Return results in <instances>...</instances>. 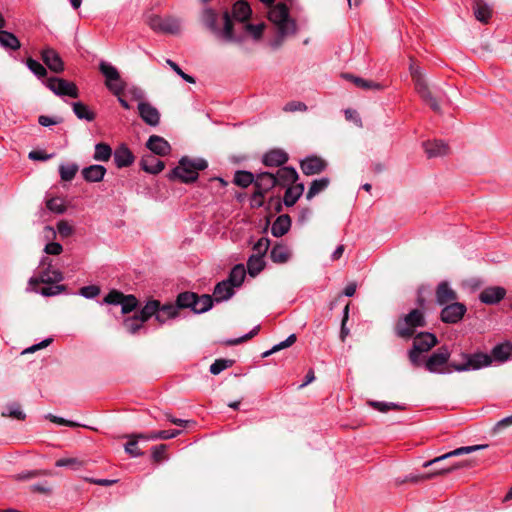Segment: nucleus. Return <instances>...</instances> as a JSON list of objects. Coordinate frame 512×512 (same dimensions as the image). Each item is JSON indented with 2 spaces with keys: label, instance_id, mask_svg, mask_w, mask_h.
<instances>
[{
  "label": "nucleus",
  "instance_id": "nucleus-1",
  "mask_svg": "<svg viewBox=\"0 0 512 512\" xmlns=\"http://www.w3.org/2000/svg\"><path fill=\"white\" fill-rule=\"evenodd\" d=\"M262 3L270 7L268 11V19L274 24L277 30L276 37L270 42L273 49H278L288 36L295 35L297 32V24L289 15V8L284 3L273 4L274 0H260Z\"/></svg>",
  "mask_w": 512,
  "mask_h": 512
},
{
  "label": "nucleus",
  "instance_id": "nucleus-2",
  "mask_svg": "<svg viewBox=\"0 0 512 512\" xmlns=\"http://www.w3.org/2000/svg\"><path fill=\"white\" fill-rule=\"evenodd\" d=\"M201 23L211 31L215 37L224 43L242 44L245 41L243 34H237L236 28L228 11L223 13V27L217 25L218 14L212 8H204L200 15Z\"/></svg>",
  "mask_w": 512,
  "mask_h": 512
},
{
  "label": "nucleus",
  "instance_id": "nucleus-3",
  "mask_svg": "<svg viewBox=\"0 0 512 512\" xmlns=\"http://www.w3.org/2000/svg\"><path fill=\"white\" fill-rule=\"evenodd\" d=\"M512 354V343L504 341L493 347L491 354L475 352L472 356H465V364L457 365V370H480L492 365L493 362L504 363Z\"/></svg>",
  "mask_w": 512,
  "mask_h": 512
},
{
  "label": "nucleus",
  "instance_id": "nucleus-4",
  "mask_svg": "<svg viewBox=\"0 0 512 512\" xmlns=\"http://www.w3.org/2000/svg\"><path fill=\"white\" fill-rule=\"evenodd\" d=\"M426 326L424 312L420 309H413L409 313L400 316L394 326V332L401 339H410L418 328Z\"/></svg>",
  "mask_w": 512,
  "mask_h": 512
},
{
  "label": "nucleus",
  "instance_id": "nucleus-5",
  "mask_svg": "<svg viewBox=\"0 0 512 512\" xmlns=\"http://www.w3.org/2000/svg\"><path fill=\"white\" fill-rule=\"evenodd\" d=\"M207 166V161L204 159H190L188 157H182L179 161V165L169 174V178H178L184 183L194 182L198 178V171L206 169Z\"/></svg>",
  "mask_w": 512,
  "mask_h": 512
},
{
  "label": "nucleus",
  "instance_id": "nucleus-6",
  "mask_svg": "<svg viewBox=\"0 0 512 512\" xmlns=\"http://www.w3.org/2000/svg\"><path fill=\"white\" fill-rule=\"evenodd\" d=\"M99 70L105 77L106 87L118 97V101L124 109H130L129 103L123 99L120 95L125 90L126 84L121 79L120 73L116 67L106 61L99 63Z\"/></svg>",
  "mask_w": 512,
  "mask_h": 512
},
{
  "label": "nucleus",
  "instance_id": "nucleus-7",
  "mask_svg": "<svg viewBox=\"0 0 512 512\" xmlns=\"http://www.w3.org/2000/svg\"><path fill=\"white\" fill-rule=\"evenodd\" d=\"M409 71L415 84V90L421 99L430 106V108L439 113L441 111L439 100L430 91L421 69L414 61L410 63Z\"/></svg>",
  "mask_w": 512,
  "mask_h": 512
},
{
  "label": "nucleus",
  "instance_id": "nucleus-8",
  "mask_svg": "<svg viewBox=\"0 0 512 512\" xmlns=\"http://www.w3.org/2000/svg\"><path fill=\"white\" fill-rule=\"evenodd\" d=\"M451 353L446 346L440 347L437 351L432 353L425 362V368L430 373L446 374L450 373L449 359Z\"/></svg>",
  "mask_w": 512,
  "mask_h": 512
},
{
  "label": "nucleus",
  "instance_id": "nucleus-9",
  "mask_svg": "<svg viewBox=\"0 0 512 512\" xmlns=\"http://www.w3.org/2000/svg\"><path fill=\"white\" fill-rule=\"evenodd\" d=\"M148 24L156 32L175 35L181 31V20L173 16L160 17L154 15L149 18Z\"/></svg>",
  "mask_w": 512,
  "mask_h": 512
},
{
  "label": "nucleus",
  "instance_id": "nucleus-10",
  "mask_svg": "<svg viewBox=\"0 0 512 512\" xmlns=\"http://www.w3.org/2000/svg\"><path fill=\"white\" fill-rule=\"evenodd\" d=\"M45 86L57 96H69L77 98L79 91L77 86L68 80L58 77H50L44 81Z\"/></svg>",
  "mask_w": 512,
  "mask_h": 512
},
{
  "label": "nucleus",
  "instance_id": "nucleus-11",
  "mask_svg": "<svg viewBox=\"0 0 512 512\" xmlns=\"http://www.w3.org/2000/svg\"><path fill=\"white\" fill-rule=\"evenodd\" d=\"M466 311V306L456 301L444 305L440 314V318L444 323L455 324L462 320Z\"/></svg>",
  "mask_w": 512,
  "mask_h": 512
},
{
  "label": "nucleus",
  "instance_id": "nucleus-12",
  "mask_svg": "<svg viewBox=\"0 0 512 512\" xmlns=\"http://www.w3.org/2000/svg\"><path fill=\"white\" fill-rule=\"evenodd\" d=\"M41 58L45 65L54 73L64 71V62L59 53L53 48L47 47L41 51Z\"/></svg>",
  "mask_w": 512,
  "mask_h": 512
},
{
  "label": "nucleus",
  "instance_id": "nucleus-13",
  "mask_svg": "<svg viewBox=\"0 0 512 512\" xmlns=\"http://www.w3.org/2000/svg\"><path fill=\"white\" fill-rule=\"evenodd\" d=\"M474 464H475V462L472 460H464V461L456 462L447 467L439 466V468H436L435 470H433L430 473H427L426 475H423L421 477H412L410 480L417 482L420 479H431V478L439 476V475L448 474V473L453 472L458 469L472 467Z\"/></svg>",
  "mask_w": 512,
  "mask_h": 512
},
{
  "label": "nucleus",
  "instance_id": "nucleus-14",
  "mask_svg": "<svg viewBox=\"0 0 512 512\" xmlns=\"http://www.w3.org/2000/svg\"><path fill=\"white\" fill-rule=\"evenodd\" d=\"M138 112L141 119L150 126H157L160 123V113L148 102L141 101L138 104Z\"/></svg>",
  "mask_w": 512,
  "mask_h": 512
},
{
  "label": "nucleus",
  "instance_id": "nucleus-15",
  "mask_svg": "<svg viewBox=\"0 0 512 512\" xmlns=\"http://www.w3.org/2000/svg\"><path fill=\"white\" fill-rule=\"evenodd\" d=\"M327 163L320 157L309 156L301 161L300 167L305 175L319 174L325 170Z\"/></svg>",
  "mask_w": 512,
  "mask_h": 512
},
{
  "label": "nucleus",
  "instance_id": "nucleus-16",
  "mask_svg": "<svg viewBox=\"0 0 512 512\" xmlns=\"http://www.w3.org/2000/svg\"><path fill=\"white\" fill-rule=\"evenodd\" d=\"M506 290L500 286H492L485 288L479 294V300L487 305H494L504 299Z\"/></svg>",
  "mask_w": 512,
  "mask_h": 512
},
{
  "label": "nucleus",
  "instance_id": "nucleus-17",
  "mask_svg": "<svg viewBox=\"0 0 512 512\" xmlns=\"http://www.w3.org/2000/svg\"><path fill=\"white\" fill-rule=\"evenodd\" d=\"M486 445H473V446H464V447H460V448H457L453 451H450L448 453H445L439 457H436L430 461H426L424 464H423V467H429L431 465H435L445 459H448L450 457H454V456H461V455H464V454H469V453H472L474 451H478V450H481L483 448H485Z\"/></svg>",
  "mask_w": 512,
  "mask_h": 512
},
{
  "label": "nucleus",
  "instance_id": "nucleus-18",
  "mask_svg": "<svg viewBox=\"0 0 512 512\" xmlns=\"http://www.w3.org/2000/svg\"><path fill=\"white\" fill-rule=\"evenodd\" d=\"M437 342L438 340L434 334L421 332L415 336L412 348L424 353L433 348Z\"/></svg>",
  "mask_w": 512,
  "mask_h": 512
},
{
  "label": "nucleus",
  "instance_id": "nucleus-19",
  "mask_svg": "<svg viewBox=\"0 0 512 512\" xmlns=\"http://www.w3.org/2000/svg\"><path fill=\"white\" fill-rule=\"evenodd\" d=\"M146 147L156 155L165 156L169 154L171 146L163 137L152 135L149 137Z\"/></svg>",
  "mask_w": 512,
  "mask_h": 512
},
{
  "label": "nucleus",
  "instance_id": "nucleus-20",
  "mask_svg": "<svg viewBox=\"0 0 512 512\" xmlns=\"http://www.w3.org/2000/svg\"><path fill=\"white\" fill-rule=\"evenodd\" d=\"M276 179V185L282 187H289L294 185L296 180L298 179V173L292 167H282L277 170V173L274 174Z\"/></svg>",
  "mask_w": 512,
  "mask_h": 512
},
{
  "label": "nucleus",
  "instance_id": "nucleus-21",
  "mask_svg": "<svg viewBox=\"0 0 512 512\" xmlns=\"http://www.w3.org/2000/svg\"><path fill=\"white\" fill-rule=\"evenodd\" d=\"M428 158L442 157L449 153V146L441 140L426 141L423 143Z\"/></svg>",
  "mask_w": 512,
  "mask_h": 512
},
{
  "label": "nucleus",
  "instance_id": "nucleus-22",
  "mask_svg": "<svg viewBox=\"0 0 512 512\" xmlns=\"http://www.w3.org/2000/svg\"><path fill=\"white\" fill-rule=\"evenodd\" d=\"M457 293L447 282H441L436 289V301L439 305H446L456 302Z\"/></svg>",
  "mask_w": 512,
  "mask_h": 512
},
{
  "label": "nucleus",
  "instance_id": "nucleus-23",
  "mask_svg": "<svg viewBox=\"0 0 512 512\" xmlns=\"http://www.w3.org/2000/svg\"><path fill=\"white\" fill-rule=\"evenodd\" d=\"M276 186L275 175L270 172H261L256 175L254 187L256 190L267 193Z\"/></svg>",
  "mask_w": 512,
  "mask_h": 512
},
{
  "label": "nucleus",
  "instance_id": "nucleus-24",
  "mask_svg": "<svg viewBox=\"0 0 512 512\" xmlns=\"http://www.w3.org/2000/svg\"><path fill=\"white\" fill-rule=\"evenodd\" d=\"M288 161V154L280 149H274L264 154L263 163L267 167H279Z\"/></svg>",
  "mask_w": 512,
  "mask_h": 512
},
{
  "label": "nucleus",
  "instance_id": "nucleus-25",
  "mask_svg": "<svg viewBox=\"0 0 512 512\" xmlns=\"http://www.w3.org/2000/svg\"><path fill=\"white\" fill-rule=\"evenodd\" d=\"M106 168L99 164L90 165L82 169V176L85 181L95 183L103 180Z\"/></svg>",
  "mask_w": 512,
  "mask_h": 512
},
{
  "label": "nucleus",
  "instance_id": "nucleus-26",
  "mask_svg": "<svg viewBox=\"0 0 512 512\" xmlns=\"http://www.w3.org/2000/svg\"><path fill=\"white\" fill-rule=\"evenodd\" d=\"M113 156H114L115 165L118 168L128 167L134 161V156H133L132 152L125 145H121L120 147H118L115 150Z\"/></svg>",
  "mask_w": 512,
  "mask_h": 512
},
{
  "label": "nucleus",
  "instance_id": "nucleus-27",
  "mask_svg": "<svg viewBox=\"0 0 512 512\" xmlns=\"http://www.w3.org/2000/svg\"><path fill=\"white\" fill-rule=\"evenodd\" d=\"M252 10L249 4L246 1H238L233 5L232 8V21H238L240 23L245 24L246 21L250 18Z\"/></svg>",
  "mask_w": 512,
  "mask_h": 512
},
{
  "label": "nucleus",
  "instance_id": "nucleus-28",
  "mask_svg": "<svg viewBox=\"0 0 512 512\" xmlns=\"http://www.w3.org/2000/svg\"><path fill=\"white\" fill-rule=\"evenodd\" d=\"M234 294V286L226 279L219 282L213 291V297L217 302L225 301Z\"/></svg>",
  "mask_w": 512,
  "mask_h": 512
},
{
  "label": "nucleus",
  "instance_id": "nucleus-29",
  "mask_svg": "<svg viewBox=\"0 0 512 512\" xmlns=\"http://www.w3.org/2000/svg\"><path fill=\"white\" fill-rule=\"evenodd\" d=\"M140 165L144 171L151 174H158L165 167L164 162L153 155L143 157L141 159Z\"/></svg>",
  "mask_w": 512,
  "mask_h": 512
},
{
  "label": "nucleus",
  "instance_id": "nucleus-30",
  "mask_svg": "<svg viewBox=\"0 0 512 512\" xmlns=\"http://www.w3.org/2000/svg\"><path fill=\"white\" fill-rule=\"evenodd\" d=\"M291 227V219L289 215H280L272 224L271 233L275 237H281L285 235Z\"/></svg>",
  "mask_w": 512,
  "mask_h": 512
},
{
  "label": "nucleus",
  "instance_id": "nucleus-31",
  "mask_svg": "<svg viewBox=\"0 0 512 512\" xmlns=\"http://www.w3.org/2000/svg\"><path fill=\"white\" fill-rule=\"evenodd\" d=\"M304 192V185L302 183H297L287 187L284 194V204L288 207L293 206L300 196Z\"/></svg>",
  "mask_w": 512,
  "mask_h": 512
},
{
  "label": "nucleus",
  "instance_id": "nucleus-32",
  "mask_svg": "<svg viewBox=\"0 0 512 512\" xmlns=\"http://www.w3.org/2000/svg\"><path fill=\"white\" fill-rule=\"evenodd\" d=\"M476 19L484 24L488 23L492 16L491 7L483 0H477L473 7Z\"/></svg>",
  "mask_w": 512,
  "mask_h": 512
},
{
  "label": "nucleus",
  "instance_id": "nucleus-33",
  "mask_svg": "<svg viewBox=\"0 0 512 512\" xmlns=\"http://www.w3.org/2000/svg\"><path fill=\"white\" fill-rule=\"evenodd\" d=\"M344 77L350 81H352L357 87L363 89V90H383L385 88V85L371 81L366 80L360 77H356L350 74H345Z\"/></svg>",
  "mask_w": 512,
  "mask_h": 512
},
{
  "label": "nucleus",
  "instance_id": "nucleus-34",
  "mask_svg": "<svg viewBox=\"0 0 512 512\" xmlns=\"http://www.w3.org/2000/svg\"><path fill=\"white\" fill-rule=\"evenodd\" d=\"M178 315V309L176 305L164 304L161 305L159 302V308L157 310V322L164 324L167 320L175 318Z\"/></svg>",
  "mask_w": 512,
  "mask_h": 512
},
{
  "label": "nucleus",
  "instance_id": "nucleus-35",
  "mask_svg": "<svg viewBox=\"0 0 512 512\" xmlns=\"http://www.w3.org/2000/svg\"><path fill=\"white\" fill-rule=\"evenodd\" d=\"M266 25L265 23H259V24H251V23H245L242 25L241 30L242 32L237 34H243L245 37V33L249 34L255 41H258L262 38L264 29Z\"/></svg>",
  "mask_w": 512,
  "mask_h": 512
},
{
  "label": "nucleus",
  "instance_id": "nucleus-36",
  "mask_svg": "<svg viewBox=\"0 0 512 512\" xmlns=\"http://www.w3.org/2000/svg\"><path fill=\"white\" fill-rule=\"evenodd\" d=\"M329 183L330 180L327 177L313 180L306 194V198L311 200L320 192L324 191L329 186Z\"/></svg>",
  "mask_w": 512,
  "mask_h": 512
},
{
  "label": "nucleus",
  "instance_id": "nucleus-37",
  "mask_svg": "<svg viewBox=\"0 0 512 512\" xmlns=\"http://www.w3.org/2000/svg\"><path fill=\"white\" fill-rule=\"evenodd\" d=\"M0 45L12 50H18L21 47L18 38L13 33L5 30H0Z\"/></svg>",
  "mask_w": 512,
  "mask_h": 512
},
{
  "label": "nucleus",
  "instance_id": "nucleus-38",
  "mask_svg": "<svg viewBox=\"0 0 512 512\" xmlns=\"http://www.w3.org/2000/svg\"><path fill=\"white\" fill-rule=\"evenodd\" d=\"M72 108L74 114L77 118L86 121H93L95 119V113L92 112L88 106L82 102H74L72 103Z\"/></svg>",
  "mask_w": 512,
  "mask_h": 512
},
{
  "label": "nucleus",
  "instance_id": "nucleus-39",
  "mask_svg": "<svg viewBox=\"0 0 512 512\" xmlns=\"http://www.w3.org/2000/svg\"><path fill=\"white\" fill-rule=\"evenodd\" d=\"M270 257L275 263H285L290 258V250L285 245H276L272 248Z\"/></svg>",
  "mask_w": 512,
  "mask_h": 512
},
{
  "label": "nucleus",
  "instance_id": "nucleus-40",
  "mask_svg": "<svg viewBox=\"0 0 512 512\" xmlns=\"http://www.w3.org/2000/svg\"><path fill=\"white\" fill-rule=\"evenodd\" d=\"M245 276H246V270L244 268V265L242 264H238V265H235L230 274H229V277L227 278V280L234 286V287H239L241 286V284L243 283L244 279H245Z\"/></svg>",
  "mask_w": 512,
  "mask_h": 512
},
{
  "label": "nucleus",
  "instance_id": "nucleus-41",
  "mask_svg": "<svg viewBox=\"0 0 512 512\" xmlns=\"http://www.w3.org/2000/svg\"><path fill=\"white\" fill-rule=\"evenodd\" d=\"M158 308H159V301L158 300H150L140 310L138 315L142 319V321H144V322H146L152 316H154L155 319H157V310H158Z\"/></svg>",
  "mask_w": 512,
  "mask_h": 512
},
{
  "label": "nucleus",
  "instance_id": "nucleus-42",
  "mask_svg": "<svg viewBox=\"0 0 512 512\" xmlns=\"http://www.w3.org/2000/svg\"><path fill=\"white\" fill-rule=\"evenodd\" d=\"M40 275H45V278L49 279L47 284L59 283L64 279L63 273L59 269L53 267L52 261H49L48 267H45L40 272Z\"/></svg>",
  "mask_w": 512,
  "mask_h": 512
},
{
  "label": "nucleus",
  "instance_id": "nucleus-43",
  "mask_svg": "<svg viewBox=\"0 0 512 512\" xmlns=\"http://www.w3.org/2000/svg\"><path fill=\"white\" fill-rule=\"evenodd\" d=\"M213 305V299L210 295L204 294L196 297L195 304L192 310L195 313H204L208 311Z\"/></svg>",
  "mask_w": 512,
  "mask_h": 512
},
{
  "label": "nucleus",
  "instance_id": "nucleus-44",
  "mask_svg": "<svg viewBox=\"0 0 512 512\" xmlns=\"http://www.w3.org/2000/svg\"><path fill=\"white\" fill-rule=\"evenodd\" d=\"M112 156V149L106 143H98L95 145L93 159L96 161L106 162Z\"/></svg>",
  "mask_w": 512,
  "mask_h": 512
},
{
  "label": "nucleus",
  "instance_id": "nucleus-45",
  "mask_svg": "<svg viewBox=\"0 0 512 512\" xmlns=\"http://www.w3.org/2000/svg\"><path fill=\"white\" fill-rule=\"evenodd\" d=\"M197 294L193 292H183L180 293L176 300V307L179 308H190L192 309L195 300H196Z\"/></svg>",
  "mask_w": 512,
  "mask_h": 512
},
{
  "label": "nucleus",
  "instance_id": "nucleus-46",
  "mask_svg": "<svg viewBox=\"0 0 512 512\" xmlns=\"http://www.w3.org/2000/svg\"><path fill=\"white\" fill-rule=\"evenodd\" d=\"M248 273L251 276L258 275L264 268V261L260 255H251L247 262Z\"/></svg>",
  "mask_w": 512,
  "mask_h": 512
},
{
  "label": "nucleus",
  "instance_id": "nucleus-47",
  "mask_svg": "<svg viewBox=\"0 0 512 512\" xmlns=\"http://www.w3.org/2000/svg\"><path fill=\"white\" fill-rule=\"evenodd\" d=\"M79 170V166L75 163L61 164L59 166L60 177L63 181H71Z\"/></svg>",
  "mask_w": 512,
  "mask_h": 512
},
{
  "label": "nucleus",
  "instance_id": "nucleus-48",
  "mask_svg": "<svg viewBox=\"0 0 512 512\" xmlns=\"http://www.w3.org/2000/svg\"><path fill=\"white\" fill-rule=\"evenodd\" d=\"M255 177L251 172L238 171L234 176V183L240 187L246 188L250 184H254Z\"/></svg>",
  "mask_w": 512,
  "mask_h": 512
},
{
  "label": "nucleus",
  "instance_id": "nucleus-49",
  "mask_svg": "<svg viewBox=\"0 0 512 512\" xmlns=\"http://www.w3.org/2000/svg\"><path fill=\"white\" fill-rule=\"evenodd\" d=\"M144 321L139 317L138 314L134 315L133 317H128L124 320L123 325L127 332L131 334H135L138 332V330L142 327Z\"/></svg>",
  "mask_w": 512,
  "mask_h": 512
},
{
  "label": "nucleus",
  "instance_id": "nucleus-50",
  "mask_svg": "<svg viewBox=\"0 0 512 512\" xmlns=\"http://www.w3.org/2000/svg\"><path fill=\"white\" fill-rule=\"evenodd\" d=\"M26 65L28 69L38 78H44L47 75L46 68L33 58H28L26 60Z\"/></svg>",
  "mask_w": 512,
  "mask_h": 512
},
{
  "label": "nucleus",
  "instance_id": "nucleus-51",
  "mask_svg": "<svg viewBox=\"0 0 512 512\" xmlns=\"http://www.w3.org/2000/svg\"><path fill=\"white\" fill-rule=\"evenodd\" d=\"M56 467H69L73 470H78L84 466V461L78 458H61L55 462Z\"/></svg>",
  "mask_w": 512,
  "mask_h": 512
},
{
  "label": "nucleus",
  "instance_id": "nucleus-52",
  "mask_svg": "<svg viewBox=\"0 0 512 512\" xmlns=\"http://www.w3.org/2000/svg\"><path fill=\"white\" fill-rule=\"evenodd\" d=\"M7 411L2 412L3 417H11L17 420H24L26 415L21 410V407L17 403H13L7 406Z\"/></svg>",
  "mask_w": 512,
  "mask_h": 512
},
{
  "label": "nucleus",
  "instance_id": "nucleus-53",
  "mask_svg": "<svg viewBox=\"0 0 512 512\" xmlns=\"http://www.w3.org/2000/svg\"><path fill=\"white\" fill-rule=\"evenodd\" d=\"M234 361L230 359H217L210 366V373L213 375H218L223 370L231 367Z\"/></svg>",
  "mask_w": 512,
  "mask_h": 512
},
{
  "label": "nucleus",
  "instance_id": "nucleus-54",
  "mask_svg": "<svg viewBox=\"0 0 512 512\" xmlns=\"http://www.w3.org/2000/svg\"><path fill=\"white\" fill-rule=\"evenodd\" d=\"M141 439L139 434L132 435L130 440L125 444V451L132 457L141 456L143 453L137 448L138 440Z\"/></svg>",
  "mask_w": 512,
  "mask_h": 512
},
{
  "label": "nucleus",
  "instance_id": "nucleus-55",
  "mask_svg": "<svg viewBox=\"0 0 512 512\" xmlns=\"http://www.w3.org/2000/svg\"><path fill=\"white\" fill-rule=\"evenodd\" d=\"M123 314H128L133 311L137 305L138 300L134 295H125L124 300L120 303Z\"/></svg>",
  "mask_w": 512,
  "mask_h": 512
},
{
  "label": "nucleus",
  "instance_id": "nucleus-56",
  "mask_svg": "<svg viewBox=\"0 0 512 512\" xmlns=\"http://www.w3.org/2000/svg\"><path fill=\"white\" fill-rule=\"evenodd\" d=\"M308 109L307 105L301 101H290L283 106V111L292 112H306Z\"/></svg>",
  "mask_w": 512,
  "mask_h": 512
},
{
  "label": "nucleus",
  "instance_id": "nucleus-57",
  "mask_svg": "<svg viewBox=\"0 0 512 512\" xmlns=\"http://www.w3.org/2000/svg\"><path fill=\"white\" fill-rule=\"evenodd\" d=\"M124 294L117 290L110 291L105 297H104V303L111 304V305H118L124 300Z\"/></svg>",
  "mask_w": 512,
  "mask_h": 512
},
{
  "label": "nucleus",
  "instance_id": "nucleus-58",
  "mask_svg": "<svg viewBox=\"0 0 512 512\" xmlns=\"http://www.w3.org/2000/svg\"><path fill=\"white\" fill-rule=\"evenodd\" d=\"M369 405L380 412H387L391 409H402V407L396 403H387L379 401H370Z\"/></svg>",
  "mask_w": 512,
  "mask_h": 512
},
{
  "label": "nucleus",
  "instance_id": "nucleus-59",
  "mask_svg": "<svg viewBox=\"0 0 512 512\" xmlns=\"http://www.w3.org/2000/svg\"><path fill=\"white\" fill-rule=\"evenodd\" d=\"M57 231H58V233L60 234V236L62 238H67V237H70L73 234L74 229H73L72 225L68 221L60 220L57 223Z\"/></svg>",
  "mask_w": 512,
  "mask_h": 512
},
{
  "label": "nucleus",
  "instance_id": "nucleus-60",
  "mask_svg": "<svg viewBox=\"0 0 512 512\" xmlns=\"http://www.w3.org/2000/svg\"><path fill=\"white\" fill-rule=\"evenodd\" d=\"M46 206L50 211L54 213L61 214L65 211V206L60 198H51L47 200Z\"/></svg>",
  "mask_w": 512,
  "mask_h": 512
},
{
  "label": "nucleus",
  "instance_id": "nucleus-61",
  "mask_svg": "<svg viewBox=\"0 0 512 512\" xmlns=\"http://www.w3.org/2000/svg\"><path fill=\"white\" fill-rule=\"evenodd\" d=\"M65 290H66L65 285H55V286L43 287L40 290V294L45 297H50V296H56V295L64 292Z\"/></svg>",
  "mask_w": 512,
  "mask_h": 512
},
{
  "label": "nucleus",
  "instance_id": "nucleus-62",
  "mask_svg": "<svg viewBox=\"0 0 512 512\" xmlns=\"http://www.w3.org/2000/svg\"><path fill=\"white\" fill-rule=\"evenodd\" d=\"M166 63L173 69V71H175L183 80H185L186 82L188 83H195V79L186 74L180 67L177 63H175L174 61L170 60V59H167L166 60Z\"/></svg>",
  "mask_w": 512,
  "mask_h": 512
},
{
  "label": "nucleus",
  "instance_id": "nucleus-63",
  "mask_svg": "<svg viewBox=\"0 0 512 512\" xmlns=\"http://www.w3.org/2000/svg\"><path fill=\"white\" fill-rule=\"evenodd\" d=\"M268 248H269V240L267 238H261L257 241V243L253 247V250H254L253 255H260V257L263 258V256L267 252Z\"/></svg>",
  "mask_w": 512,
  "mask_h": 512
},
{
  "label": "nucleus",
  "instance_id": "nucleus-64",
  "mask_svg": "<svg viewBox=\"0 0 512 512\" xmlns=\"http://www.w3.org/2000/svg\"><path fill=\"white\" fill-rule=\"evenodd\" d=\"M79 293L85 298L92 299L99 295L100 288L95 285L84 286L80 289Z\"/></svg>",
  "mask_w": 512,
  "mask_h": 512
}]
</instances>
